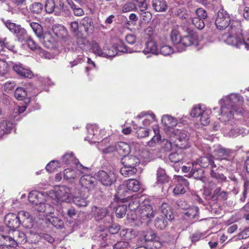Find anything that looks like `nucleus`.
Returning a JSON list of instances; mask_svg holds the SVG:
<instances>
[{
  "label": "nucleus",
  "mask_w": 249,
  "mask_h": 249,
  "mask_svg": "<svg viewBox=\"0 0 249 249\" xmlns=\"http://www.w3.org/2000/svg\"><path fill=\"white\" fill-rule=\"evenodd\" d=\"M186 31L189 35L182 37L176 30H174L171 32V41L178 52L185 50L187 47L197 44V35L189 26L186 28Z\"/></svg>",
  "instance_id": "1"
},
{
  "label": "nucleus",
  "mask_w": 249,
  "mask_h": 249,
  "mask_svg": "<svg viewBox=\"0 0 249 249\" xmlns=\"http://www.w3.org/2000/svg\"><path fill=\"white\" fill-rule=\"evenodd\" d=\"M242 97L239 94H231L220 101L221 105V114L219 119L223 122H229L228 124L234 123L233 111H236L235 104Z\"/></svg>",
  "instance_id": "2"
},
{
  "label": "nucleus",
  "mask_w": 249,
  "mask_h": 249,
  "mask_svg": "<svg viewBox=\"0 0 249 249\" xmlns=\"http://www.w3.org/2000/svg\"><path fill=\"white\" fill-rule=\"evenodd\" d=\"M241 25L238 24L237 26H231L228 32L222 34L221 39L227 44L240 48L247 47V44L243 38Z\"/></svg>",
  "instance_id": "3"
},
{
  "label": "nucleus",
  "mask_w": 249,
  "mask_h": 249,
  "mask_svg": "<svg viewBox=\"0 0 249 249\" xmlns=\"http://www.w3.org/2000/svg\"><path fill=\"white\" fill-rule=\"evenodd\" d=\"M175 139L174 144L179 149H186L189 147L188 142L189 133L184 130L175 129L173 131L171 136Z\"/></svg>",
  "instance_id": "4"
},
{
  "label": "nucleus",
  "mask_w": 249,
  "mask_h": 249,
  "mask_svg": "<svg viewBox=\"0 0 249 249\" xmlns=\"http://www.w3.org/2000/svg\"><path fill=\"white\" fill-rule=\"evenodd\" d=\"M138 213L142 220L147 224L150 223L156 215L157 212L148 202H144L138 209Z\"/></svg>",
  "instance_id": "5"
},
{
  "label": "nucleus",
  "mask_w": 249,
  "mask_h": 249,
  "mask_svg": "<svg viewBox=\"0 0 249 249\" xmlns=\"http://www.w3.org/2000/svg\"><path fill=\"white\" fill-rule=\"evenodd\" d=\"M118 51L127 53H131L135 52L132 49L127 47L122 41H120L118 44L117 47L113 46L108 47L107 46H104L103 55L102 56L112 57L118 53Z\"/></svg>",
  "instance_id": "6"
},
{
  "label": "nucleus",
  "mask_w": 249,
  "mask_h": 249,
  "mask_svg": "<svg viewBox=\"0 0 249 249\" xmlns=\"http://www.w3.org/2000/svg\"><path fill=\"white\" fill-rule=\"evenodd\" d=\"M96 179L103 185L110 186L115 181L116 177L112 172H106L100 170L96 174Z\"/></svg>",
  "instance_id": "7"
},
{
  "label": "nucleus",
  "mask_w": 249,
  "mask_h": 249,
  "mask_svg": "<svg viewBox=\"0 0 249 249\" xmlns=\"http://www.w3.org/2000/svg\"><path fill=\"white\" fill-rule=\"evenodd\" d=\"M90 21L88 19L85 18L83 20V22L79 24L77 21H73L71 23V29L73 35L76 38H81L82 37V28L84 27L85 32L88 31V27L90 26Z\"/></svg>",
  "instance_id": "8"
},
{
  "label": "nucleus",
  "mask_w": 249,
  "mask_h": 249,
  "mask_svg": "<svg viewBox=\"0 0 249 249\" xmlns=\"http://www.w3.org/2000/svg\"><path fill=\"white\" fill-rule=\"evenodd\" d=\"M55 194L57 199L60 201L69 202L71 199V189L66 186H59L56 187Z\"/></svg>",
  "instance_id": "9"
},
{
  "label": "nucleus",
  "mask_w": 249,
  "mask_h": 249,
  "mask_svg": "<svg viewBox=\"0 0 249 249\" xmlns=\"http://www.w3.org/2000/svg\"><path fill=\"white\" fill-rule=\"evenodd\" d=\"M7 238L9 240L11 247L18 244H24L27 241L25 234L22 231L17 230H14L12 232V236H9Z\"/></svg>",
  "instance_id": "10"
},
{
  "label": "nucleus",
  "mask_w": 249,
  "mask_h": 249,
  "mask_svg": "<svg viewBox=\"0 0 249 249\" xmlns=\"http://www.w3.org/2000/svg\"><path fill=\"white\" fill-rule=\"evenodd\" d=\"M177 180L178 183L173 190V193L175 195L184 194L189 189V182L182 176L178 177Z\"/></svg>",
  "instance_id": "11"
},
{
  "label": "nucleus",
  "mask_w": 249,
  "mask_h": 249,
  "mask_svg": "<svg viewBox=\"0 0 249 249\" xmlns=\"http://www.w3.org/2000/svg\"><path fill=\"white\" fill-rule=\"evenodd\" d=\"M155 232L151 230L148 229L141 231L140 237L138 240V243L140 245H143L145 243L149 242H152L156 239Z\"/></svg>",
  "instance_id": "12"
},
{
  "label": "nucleus",
  "mask_w": 249,
  "mask_h": 249,
  "mask_svg": "<svg viewBox=\"0 0 249 249\" xmlns=\"http://www.w3.org/2000/svg\"><path fill=\"white\" fill-rule=\"evenodd\" d=\"M4 220L6 226L11 229L18 228L20 225L17 215L13 213L6 214Z\"/></svg>",
  "instance_id": "13"
},
{
  "label": "nucleus",
  "mask_w": 249,
  "mask_h": 249,
  "mask_svg": "<svg viewBox=\"0 0 249 249\" xmlns=\"http://www.w3.org/2000/svg\"><path fill=\"white\" fill-rule=\"evenodd\" d=\"M62 162L67 164H71L72 162H74L77 169H79L81 172V170L87 169L86 167L83 166L77 159H76L74 156L73 153H66L62 157Z\"/></svg>",
  "instance_id": "14"
},
{
  "label": "nucleus",
  "mask_w": 249,
  "mask_h": 249,
  "mask_svg": "<svg viewBox=\"0 0 249 249\" xmlns=\"http://www.w3.org/2000/svg\"><path fill=\"white\" fill-rule=\"evenodd\" d=\"M121 162L124 166L136 168V167L140 163V160L135 156L127 155L122 158Z\"/></svg>",
  "instance_id": "15"
},
{
  "label": "nucleus",
  "mask_w": 249,
  "mask_h": 249,
  "mask_svg": "<svg viewBox=\"0 0 249 249\" xmlns=\"http://www.w3.org/2000/svg\"><path fill=\"white\" fill-rule=\"evenodd\" d=\"M196 165L197 164L201 167L207 168L210 165L213 168H216V165L213 161V158L212 155H208L206 156L201 157L197 161L194 162Z\"/></svg>",
  "instance_id": "16"
},
{
  "label": "nucleus",
  "mask_w": 249,
  "mask_h": 249,
  "mask_svg": "<svg viewBox=\"0 0 249 249\" xmlns=\"http://www.w3.org/2000/svg\"><path fill=\"white\" fill-rule=\"evenodd\" d=\"M17 215L20 224L27 227L32 226V218L29 213L21 211L19 212Z\"/></svg>",
  "instance_id": "17"
},
{
  "label": "nucleus",
  "mask_w": 249,
  "mask_h": 249,
  "mask_svg": "<svg viewBox=\"0 0 249 249\" xmlns=\"http://www.w3.org/2000/svg\"><path fill=\"white\" fill-rule=\"evenodd\" d=\"M117 196L119 199L122 200L123 202L127 201L132 196V193L124 185L119 186L117 191Z\"/></svg>",
  "instance_id": "18"
},
{
  "label": "nucleus",
  "mask_w": 249,
  "mask_h": 249,
  "mask_svg": "<svg viewBox=\"0 0 249 249\" xmlns=\"http://www.w3.org/2000/svg\"><path fill=\"white\" fill-rule=\"evenodd\" d=\"M115 150L123 157L128 155L130 152V145L124 142H119L115 143Z\"/></svg>",
  "instance_id": "19"
},
{
  "label": "nucleus",
  "mask_w": 249,
  "mask_h": 249,
  "mask_svg": "<svg viewBox=\"0 0 249 249\" xmlns=\"http://www.w3.org/2000/svg\"><path fill=\"white\" fill-rule=\"evenodd\" d=\"M13 70L21 76L31 78L33 76L32 72L24 68L21 64H15L13 67Z\"/></svg>",
  "instance_id": "20"
},
{
  "label": "nucleus",
  "mask_w": 249,
  "mask_h": 249,
  "mask_svg": "<svg viewBox=\"0 0 249 249\" xmlns=\"http://www.w3.org/2000/svg\"><path fill=\"white\" fill-rule=\"evenodd\" d=\"M210 198L213 201L225 200L228 198V193L224 191H222L221 187L216 188L211 196Z\"/></svg>",
  "instance_id": "21"
},
{
  "label": "nucleus",
  "mask_w": 249,
  "mask_h": 249,
  "mask_svg": "<svg viewBox=\"0 0 249 249\" xmlns=\"http://www.w3.org/2000/svg\"><path fill=\"white\" fill-rule=\"evenodd\" d=\"M107 210L106 208L93 206L91 208L92 216L96 220H100L107 214Z\"/></svg>",
  "instance_id": "22"
},
{
  "label": "nucleus",
  "mask_w": 249,
  "mask_h": 249,
  "mask_svg": "<svg viewBox=\"0 0 249 249\" xmlns=\"http://www.w3.org/2000/svg\"><path fill=\"white\" fill-rule=\"evenodd\" d=\"M231 127H229L230 129L228 132V135L230 137H237L239 134L244 132L243 128L239 126L238 122L235 121L234 123L230 124Z\"/></svg>",
  "instance_id": "23"
},
{
  "label": "nucleus",
  "mask_w": 249,
  "mask_h": 249,
  "mask_svg": "<svg viewBox=\"0 0 249 249\" xmlns=\"http://www.w3.org/2000/svg\"><path fill=\"white\" fill-rule=\"evenodd\" d=\"M53 33L59 38L67 39L68 36L67 31L62 25H55L52 28Z\"/></svg>",
  "instance_id": "24"
},
{
  "label": "nucleus",
  "mask_w": 249,
  "mask_h": 249,
  "mask_svg": "<svg viewBox=\"0 0 249 249\" xmlns=\"http://www.w3.org/2000/svg\"><path fill=\"white\" fill-rule=\"evenodd\" d=\"M160 211L164 218H166L168 221H171L174 219V214L172 209L168 205V204L163 203L160 206Z\"/></svg>",
  "instance_id": "25"
},
{
  "label": "nucleus",
  "mask_w": 249,
  "mask_h": 249,
  "mask_svg": "<svg viewBox=\"0 0 249 249\" xmlns=\"http://www.w3.org/2000/svg\"><path fill=\"white\" fill-rule=\"evenodd\" d=\"M230 20V17H217L215 24L217 28L222 30L229 26Z\"/></svg>",
  "instance_id": "26"
},
{
  "label": "nucleus",
  "mask_w": 249,
  "mask_h": 249,
  "mask_svg": "<svg viewBox=\"0 0 249 249\" xmlns=\"http://www.w3.org/2000/svg\"><path fill=\"white\" fill-rule=\"evenodd\" d=\"M143 52L145 53H151L154 54H158V49L155 41L150 40L145 43V48Z\"/></svg>",
  "instance_id": "27"
},
{
  "label": "nucleus",
  "mask_w": 249,
  "mask_h": 249,
  "mask_svg": "<svg viewBox=\"0 0 249 249\" xmlns=\"http://www.w3.org/2000/svg\"><path fill=\"white\" fill-rule=\"evenodd\" d=\"M35 196H34V194H29V196H28V199L29 201L32 203L33 205V208L34 209L38 212L41 213H44V210L45 208V203H38L37 202V201L35 200Z\"/></svg>",
  "instance_id": "28"
},
{
  "label": "nucleus",
  "mask_w": 249,
  "mask_h": 249,
  "mask_svg": "<svg viewBox=\"0 0 249 249\" xmlns=\"http://www.w3.org/2000/svg\"><path fill=\"white\" fill-rule=\"evenodd\" d=\"M76 43L78 47L82 50L88 51L91 49V44L89 41L86 39L82 33L81 38H77Z\"/></svg>",
  "instance_id": "29"
},
{
  "label": "nucleus",
  "mask_w": 249,
  "mask_h": 249,
  "mask_svg": "<svg viewBox=\"0 0 249 249\" xmlns=\"http://www.w3.org/2000/svg\"><path fill=\"white\" fill-rule=\"evenodd\" d=\"M13 128V124L3 120L0 123V136L9 133Z\"/></svg>",
  "instance_id": "30"
},
{
  "label": "nucleus",
  "mask_w": 249,
  "mask_h": 249,
  "mask_svg": "<svg viewBox=\"0 0 249 249\" xmlns=\"http://www.w3.org/2000/svg\"><path fill=\"white\" fill-rule=\"evenodd\" d=\"M168 221L163 216H158L154 220V226L157 229L162 230L167 227Z\"/></svg>",
  "instance_id": "31"
},
{
  "label": "nucleus",
  "mask_w": 249,
  "mask_h": 249,
  "mask_svg": "<svg viewBox=\"0 0 249 249\" xmlns=\"http://www.w3.org/2000/svg\"><path fill=\"white\" fill-rule=\"evenodd\" d=\"M152 6L154 9L157 12L165 11L167 8V5L164 0H153Z\"/></svg>",
  "instance_id": "32"
},
{
  "label": "nucleus",
  "mask_w": 249,
  "mask_h": 249,
  "mask_svg": "<svg viewBox=\"0 0 249 249\" xmlns=\"http://www.w3.org/2000/svg\"><path fill=\"white\" fill-rule=\"evenodd\" d=\"M161 122L164 125L169 128H172L177 124V120L168 115H163L161 118Z\"/></svg>",
  "instance_id": "33"
},
{
  "label": "nucleus",
  "mask_w": 249,
  "mask_h": 249,
  "mask_svg": "<svg viewBox=\"0 0 249 249\" xmlns=\"http://www.w3.org/2000/svg\"><path fill=\"white\" fill-rule=\"evenodd\" d=\"M184 154L182 151L178 150L171 153L169 156V159L171 162L178 163L181 162L184 159Z\"/></svg>",
  "instance_id": "34"
},
{
  "label": "nucleus",
  "mask_w": 249,
  "mask_h": 249,
  "mask_svg": "<svg viewBox=\"0 0 249 249\" xmlns=\"http://www.w3.org/2000/svg\"><path fill=\"white\" fill-rule=\"evenodd\" d=\"M128 190L132 192H137L139 191L140 188L139 182L136 179H130L127 181L125 185Z\"/></svg>",
  "instance_id": "35"
},
{
  "label": "nucleus",
  "mask_w": 249,
  "mask_h": 249,
  "mask_svg": "<svg viewBox=\"0 0 249 249\" xmlns=\"http://www.w3.org/2000/svg\"><path fill=\"white\" fill-rule=\"evenodd\" d=\"M80 182L82 185L87 188H90L94 186L95 179L89 175L84 176L81 177Z\"/></svg>",
  "instance_id": "36"
},
{
  "label": "nucleus",
  "mask_w": 249,
  "mask_h": 249,
  "mask_svg": "<svg viewBox=\"0 0 249 249\" xmlns=\"http://www.w3.org/2000/svg\"><path fill=\"white\" fill-rule=\"evenodd\" d=\"M193 168L191 171L192 176L195 179L202 180L204 178V171L201 168H196L195 163H192Z\"/></svg>",
  "instance_id": "37"
},
{
  "label": "nucleus",
  "mask_w": 249,
  "mask_h": 249,
  "mask_svg": "<svg viewBox=\"0 0 249 249\" xmlns=\"http://www.w3.org/2000/svg\"><path fill=\"white\" fill-rule=\"evenodd\" d=\"M157 179L159 183H165L169 181V177L166 175L165 170L159 168L157 170Z\"/></svg>",
  "instance_id": "38"
},
{
  "label": "nucleus",
  "mask_w": 249,
  "mask_h": 249,
  "mask_svg": "<svg viewBox=\"0 0 249 249\" xmlns=\"http://www.w3.org/2000/svg\"><path fill=\"white\" fill-rule=\"evenodd\" d=\"M73 203L78 207H86L89 203L87 197L79 196H74L72 198Z\"/></svg>",
  "instance_id": "39"
},
{
  "label": "nucleus",
  "mask_w": 249,
  "mask_h": 249,
  "mask_svg": "<svg viewBox=\"0 0 249 249\" xmlns=\"http://www.w3.org/2000/svg\"><path fill=\"white\" fill-rule=\"evenodd\" d=\"M3 42L4 48H6L14 53H17L18 52L17 48H16L14 43V41L13 39L7 37H5L3 38Z\"/></svg>",
  "instance_id": "40"
},
{
  "label": "nucleus",
  "mask_w": 249,
  "mask_h": 249,
  "mask_svg": "<svg viewBox=\"0 0 249 249\" xmlns=\"http://www.w3.org/2000/svg\"><path fill=\"white\" fill-rule=\"evenodd\" d=\"M18 40L20 42L26 41L30 37L26 31L23 28H18L17 35H16Z\"/></svg>",
  "instance_id": "41"
},
{
  "label": "nucleus",
  "mask_w": 249,
  "mask_h": 249,
  "mask_svg": "<svg viewBox=\"0 0 249 249\" xmlns=\"http://www.w3.org/2000/svg\"><path fill=\"white\" fill-rule=\"evenodd\" d=\"M14 96L18 100H24L27 96V91H26L25 89L18 87L16 89Z\"/></svg>",
  "instance_id": "42"
},
{
  "label": "nucleus",
  "mask_w": 249,
  "mask_h": 249,
  "mask_svg": "<svg viewBox=\"0 0 249 249\" xmlns=\"http://www.w3.org/2000/svg\"><path fill=\"white\" fill-rule=\"evenodd\" d=\"M138 3V5L139 6V9L141 13H140L139 14L142 15V14H147V16H151L152 14L148 11H147V4L145 3V0H135Z\"/></svg>",
  "instance_id": "43"
},
{
  "label": "nucleus",
  "mask_w": 249,
  "mask_h": 249,
  "mask_svg": "<svg viewBox=\"0 0 249 249\" xmlns=\"http://www.w3.org/2000/svg\"><path fill=\"white\" fill-rule=\"evenodd\" d=\"M30 26L33 29L36 36L39 38H41L43 36V31L41 26L37 23L32 22L30 23Z\"/></svg>",
  "instance_id": "44"
},
{
  "label": "nucleus",
  "mask_w": 249,
  "mask_h": 249,
  "mask_svg": "<svg viewBox=\"0 0 249 249\" xmlns=\"http://www.w3.org/2000/svg\"><path fill=\"white\" fill-rule=\"evenodd\" d=\"M51 35L49 33H45L43 34L41 38L44 39L45 46L47 48H52L55 44V40L53 39H51Z\"/></svg>",
  "instance_id": "45"
},
{
  "label": "nucleus",
  "mask_w": 249,
  "mask_h": 249,
  "mask_svg": "<svg viewBox=\"0 0 249 249\" xmlns=\"http://www.w3.org/2000/svg\"><path fill=\"white\" fill-rule=\"evenodd\" d=\"M210 176L218 182H223L227 181V177L224 174L216 172L213 169L211 170Z\"/></svg>",
  "instance_id": "46"
},
{
  "label": "nucleus",
  "mask_w": 249,
  "mask_h": 249,
  "mask_svg": "<svg viewBox=\"0 0 249 249\" xmlns=\"http://www.w3.org/2000/svg\"><path fill=\"white\" fill-rule=\"evenodd\" d=\"M137 171L136 168H131L124 166L121 169L120 172L123 176L127 177L133 175L137 172Z\"/></svg>",
  "instance_id": "47"
},
{
  "label": "nucleus",
  "mask_w": 249,
  "mask_h": 249,
  "mask_svg": "<svg viewBox=\"0 0 249 249\" xmlns=\"http://www.w3.org/2000/svg\"><path fill=\"white\" fill-rule=\"evenodd\" d=\"M7 237H9V236L0 234V249H9L11 247V244Z\"/></svg>",
  "instance_id": "48"
},
{
  "label": "nucleus",
  "mask_w": 249,
  "mask_h": 249,
  "mask_svg": "<svg viewBox=\"0 0 249 249\" xmlns=\"http://www.w3.org/2000/svg\"><path fill=\"white\" fill-rule=\"evenodd\" d=\"M43 5L40 2H34L30 7V10L33 14H39L43 10Z\"/></svg>",
  "instance_id": "49"
},
{
  "label": "nucleus",
  "mask_w": 249,
  "mask_h": 249,
  "mask_svg": "<svg viewBox=\"0 0 249 249\" xmlns=\"http://www.w3.org/2000/svg\"><path fill=\"white\" fill-rule=\"evenodd\" d=\"M210 111L209 110H205L203 111L202 114L200 116V121L201 124L203 125H207L210 122L209 115L210 114Z\"/></svg>",
  "instance_id": "50"
},
{
  "label": "nucleus",
  "mask_w": 249,
  "mask_h": 249,
  "mask_svg": "<svg viewBox=\"0 0 249 249\" xmlns=\"http://www.w3.org/2000/svg\"><path fill=\"white\" fill-rule=\"evenodd\" d=\"M173 53V48L169 45H162L160 47V53L163 55H169Z\"/></svg>",
  "instance_id": "51"
},
{
  "label": "nucleus",
  "mask_w": 249,
  "mask_h": 249,
  "mask_svg": "<svg viewBox=\"0 0 249 249\" xmlns=\"http://www.w3.org/2000/svg\"><path fill=\"white\" fill-rule=\"evenodd\" d=\"M127 206L125 204L119 205L116 209V215L118 218H122L125 216Z\"/></svg>",
  "instance_id": "52"
},
{
  "label": "nucleus",
  "mask_w": 249,
  "mask_h": 249,
  "mask_svg": "<svg viewBox=\"0 0 249 249\" xmlns=\"http://www.w3.org/2000/svg\"><path fill=\"white\" fill-rule=\"evenodd\" d=\"M198 208L197 207H193L187 210L185 214L191 219H196L198 216Z\"/></svg>",
  "instance_id": "53"
},
{
  "label": "nucleus",
  "mask_w": 249,
  "mask_h": 249,
  "mask_svg": "<svg viewBox=\"0 0 249 249\" xmlns=\"http://www.w3.org/2000/svg\"><path fill=\"white\" fill-rule=\"evenodd\" d=\"M3 22L6 27L15 35H17L18 28L21 27L20 25H17L16 23L12 22L10 20H3Z\"/></svg>",
  "instance_id": "54"
},
{
  "label": "nucleus",
  "mask_w": 249,
  "mask_h": 249,
  "mask_svg": "<svg viewBox=\"0 0 249 249\" xmlns=\"http://www.w3.org/2000/svg\"><path fill=\"white\" fill-rule=\"evenodd\" d=\"M76 173L73 169L67 168L64 171V178L67 180L74 179L76 177Z\"/></svg>",
  "instance_id": "55"
},
{
  "label": "nucleus",
  "mask_w": 249,
  "mask_h": 249,
  "mask_svg": "<svg viewBox=\"0 0 249 249\" xmlns=\"http://www.w3.org/2000/svg\"><path fill=\"white\" fill-rule=\"evenodd\" d=\"M91 49L92 50L93 53L99 56H102L103 49L102 50L99 44L94 40L92 41L91 44Z\"/></svg>",
  "instance_id": "56"
},
{
  "label": "nucleus",
  "mask_w": 249,
  "mask_h": 249,
  "mask_svg": "<svg viewBox=\"0 0 249 249\" xmlns=\"http://www.w3.org/2000/svg\"><path fill=\"white\" fill-rule=\"evenodd\" d=\"M200 17H194L192 18V22L198 29H202L204 27L203 19L200 18Z\"/></svg>",
  "instance_id": "57"
},
{
  "label": "nucleus",
  "mask_w": 249,
  "mask_h": 249,
  "mask_svg": "<svg viewBox=\"0 0 249 249\" xmlns=\"http://www.w3.org/2000/svg\"><path fill=\"white\" fill-rule=\"evenodd\" d=\"M204 111L201 108L200 105H197L193 108L190 112V115L193 117H200L203 111Z\"/></svg>",
  "instance_id": "58"
},
{
  "label": "nucleus",
  "mask_w": 249,
  "mask_h": 249,
  "mask_svg": "<svg viewBox=\"0 0 249 249\" xmlns=\"http://www.w3.org/2000/svg\"><path fill=\"white\" fill-rule=\"evenodd\" d=\"M55 8V3L53 0H47L45 9L47 14H52Z\"/></svg>",
  "instance_id": "59"
},
{
  "label": "nucleus",
  "mask_w": 249,
  "mask_h": 249,
  "mask_svg": "<svg viewBox=\"0 0 249 249\" xmlns=\"http://www.w3.org/2000/svg\"><path fill=\"white\" fill-rule=\"evenodd\" d=\"M204 238L205 234L202 232H200L198 231L196 232L190 236V239L193 243H195L197 241L204 239Z\"/></svg>",
  "instance_id": "60"
},
{
  "label": "nucleus",
  "mask_w": 249,
  "mask_h": 249,
  "mask_svg": "<svg viewBox=\"0 0 249 249\" xmlns=\"http://www.w3.org/2000/svg\"><path fill=\"white\" fill-rule=\"evenodd\" d=\"M155 136L151 139L150 141L147 142V145L150 147H153L155 145L156 143L160 140L161 136L159 134V130L154 129Z\"/></svg>",
  "instance_id": "61"
},
{
  "label": "nucleus",
  "mask_w": 249,
  "mask_h": 249,
  "mask_svg": "<svg viewBox=\"0 0 249 249\" xmlns=\"http://www.w3.org/2000/svg\"><path fill=\"white\" fill-rule=\"evenodd\" d=\"M130 247L129 242L124 241H118L113 246V249H126Z\"/></svg>",
  "instance_id": "62"
},
{
  "label": "nucleus",
  "mask_w": 249,
  "mask_h": 249,
  "mask_svg": "<svg viewBox=\"0 0 249 249\" xmlns=\"http://www.w3.org/2000/svg\"><path fill=\"white\" fill-rule=\"evenodd\" d=\"M50 221L56 228L61 229L63 227V221L58 217H53L50 220Z\"/></svg>",
  "instance_id": "63"
},
{
  "label": "nucleus",
  "mask_w": 249,
  "mask_h": 249,
  "mask_svg": "<svg viewBox=\"0 0 249 249\" xmlns=\"http://www.w3.org/2000/svg\"><path fill=\"white\" fill-rule=\"evenodd\" d=\"M161 146L165 151L168 152L172 149L173 144L170 141L164 139L161 141Z\"/></svg>",
  "instance_id": "64"
}]
</instances>
